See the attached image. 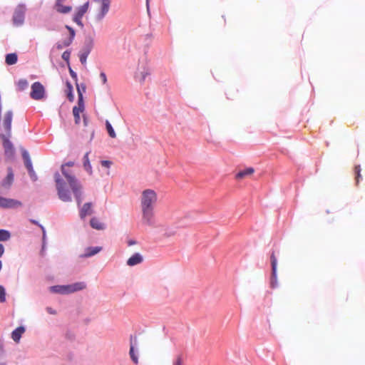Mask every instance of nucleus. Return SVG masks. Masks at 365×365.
I'll return each instance as SVG.
<instances>
[{
    "label": "nucleus",
    "instance_id": "nucleus-23",
    "mask_svg": "<svg viewBox=\"0 0 365 365\" xmlns=\"http://www.w3.org/2000/svg\"><path fill=\"white\" fill-rule=\"evenodd\" d=\"M18 57L16 53H9L6 56V63L8 65H14L17 62Z\"/></svg>",
    "mask_w": 365,
    "mask_h": 365
},
{
    "label": "nucleus",
    "instance_id": "nucleus-37",
    "mask_svg": "<svg viewBox=\"0 0 365 365\" xmlns=\"http://www.w3.org/2000/svg\"><path fill=\"white\" fill-rule=\"evenodd\" d=\"M111 165V162L109 160H102L101 165L105 168H109Z\"/></svg>",
    "mask_w": 365,
    "mask_h": 365
},
{
    "label": "nucleus",
    "instance_id": "nucleus-18",
    "mask_svg": "<svg viewBox=\"0 0 365 365\" xmlns=\"http://www.w3.org/2000/svg\"><path fill=\"white\" fill-rule=\"evenodd\" d=\"M255 173V169L253 168H247L243 170H240L238 172L236 175L235 178L237 180H242L247 176L252 175Z\"/></svg>",
    "mask_w": 365,
    "mask_h": 365
},
{
    "label": "nucleus",
    "instance_id": "nucleus-24",
    "mask_svg": "<svg viewBox=\"0 0 365 365\" xmlns=\"http://www.w3.org/2000/svg\"><path fill=\"white\" fill-rule=\"evenodd\" d=\"M83 167L88 173H92V168L88 159V153H86L83 157Z\"/></svg>",
    "mask_w": 365,
    "mask_h": 365
},
{
    "label": "nucleus",
    "instance_id": "nucleus-25",
    "mask_svg": "<svg viewBox=\"0 0 365 365\" xmlns=\"http://www.w3.org/2000/svg\"><path fill=\"white\" fill-rule=\"evenodd\" d=\"M23 158L24 159L25 166L27 168L28 171L30 170H31L33 169L32 163L30 157L26 152L24 153Z\"/></svg>",
    "mask_w": 365,
    "mask_h": 365
},
{
    "label": "nucleus",
    "instance_id": "nucleus-39",
    "mask_svg": "<svg viewBox=\"0 0 365 365\" xmlns=\"http://www.w3.org/2000/svg\"><path fill=\"white\" fill-rule=\"evenodd\" d=\"M100 77H101V80H102V81H103V84H106V82H107L106 75L103 72H102V73H101V74H100Z\"/></svg>",
    "mask_w": 365,
    "mask_h": 365
},
{
    "label": "nucleus",
    "instance_id": "nucleus-22",
    "mask_svg": "<svg viewBox=\"0 0 365 365\" xmlns=\"http://www.w3.org/2000/svg\"><path fill=\"white\" fill-rule=\"evenodd\" d=\"M83 109L81 107L74 106L73 108V114L75 118L76 124H79L81 118L80 113L83 112Z\"/></svg>",
    "mask_w": 365,
    "mask_h": 365
},
{
    "label": "nucleus",
    "instance_id": "nucleus-4",
    "mask_svg": "<svg viewBox=\"0 0 365 365\" xmlns=\"http://www.w3.org/2000/svg\"><path fill=\"white\" fill-rule=\"evenodd\" d=\"M96 6V19L98 21L102 20L106 14L108 12L110 8V0H93Z\"/></svg>",
    "mask_w": 365,
    "mask_h": 365
},
{
    "label": "nucleus",
    "instance_id": "nucleus-3",
    "mask_svg": "<svg viewBox=\"0 0 365 365\" xmlns=\"http://www.w3.org/2000/svg\"><path fill=\"white\" fill-rule=\"evenodd\" d=\"M54 179L59 199L63 202H71L72 198L70 191L66 188V184L58 173H55Z\"/></svg>",
    "mask_w": 365,
    "mask_h": 365
},
{
    "label": "nucleus",
    "instance_id": "nucleus-40",
    "mask_svg": "<svg viewBox=\"0 0 365 365\" xmlns=\"http://www.w3.org/2000/svg\"><path fill=\"white\" fill-rule=\"evenodd\" d=\"M4 252V247L2 244H0V257L3 255Z\"/></svg>",
    "mask_w": 365,
    "mask_h": 365
},
{
    "label": "nucleus",
    "instance_id": "nucleus-33",
    "mask_svg": "<svg viewBox=\"0 0 365 365\" xmlns=\"http://www.w3.org/2000/svg\"><path fill=\"white\" fill-rule=\"evenodd\" d=\"M88 54H89V51H86L80 55V61L81 62L82 64H86Z\"/></svg>",
    "mask_w": 365,
    "mask_h": 365
},
{
    "label": "nucleus",
    "instance_id": "nucleus-1",
    "mask_svg": "<svg viewBox=\"0 0 365 365\" xmlns=\"http://www.w3.org/2000/svg\"><path fill=\"white\" fill-rule=\"evenodd\" d=\"M158 195L155 190L146 189L142 192L140 196V208L142 212V222L143 224L153 226L155 224L154 208L157 203Z\"/></svg>",
    "mask_w": 365,
    "mask_h": 365
},
{
    "label": "nucleus",
    "instance_id": "nucleus-48",
    "mask_svg": "<svg viewBox=\"0 0 365 365\" xmlns=\"http://www.w3.org/2000/svg\"><path fill=\"white\" fill-rule=\"evenodd\" d=\"M0 365H6L5 364H0Z\"/></svg>",
    "mask_w": 365,
    "mask_h": 365
},
{
    "label": "nucleus",
    "instance_id": "nucleus-19",
    "mask_svg": "<svg viewBox=\"0 0 365 365\" xmlns=\"http://www.w3.org/2000/svg\"><path fill=\"white\" fill-rule=\"evenodd\" d=\"M90 225L92 228L97 230H103L105 229V225L98 217H93L90 220Z\"/></svg>",
    "mask_w": 365,
    "mask_h": 365
},
{
    "label": "nucleus",
    "instance_id": "nucleus-29",
    "mask_svg": "<svg viewBox=\"0 0 365 365\" xmlns=\"http://www.w3.org/2000/svg\"><path fill=\"white\" fill-rule=\"evenodd\" d=\"M106 129H107V131H108L110 137L115 138L116 137V134H115L111 124L109 123V121L106 120Z\"/></svg>",
    "mask_w": 365,
    "mask_h": 365
},
{
    "label": "nucleus",
    "instance_id": "nucleus-47",
    "mask_svg": "<svg viewBox=\"0 0 365 365\" xmlns=\"http://www.w3.org/2000/svg\"><path fill=\"white\" fill-rule=\"evenodd\" d=\"M38 225L41 227V230H43V232H44L45 231H44V228H43V226H41V225Z\"/></svg>",
    "mask_w": 365,
    "mask_h": 365
},
{
    "label": "nucleus",
    "instance_id": "nucleus-11",
    "mask_svg": "<svg viewBox=\"0 0 365 365\" xmlns=\"http://www.w3.org/2000/svg\"><path fill=\"white\" fill-rule=\"evenodd\" d=\"M11 135L1 134L0 135L1 138L3 141V147L6 155H11L14 153V146L11 142L9 140V138Z\"/></svg>",
    "mask_w": 365,
    "mask_h": 365
},
{
    "label": "nucleus",
    "instance_id": "nucleus-31",
    "mask_svg": "<svg viewBox=\"0 0 365 365\" xmlns=\"http://www.w3.org/2000/svg\"><path fill=\"white\" fill-rule=\"evenodd\" d=\"M354 173L356 174V184L358 185L360 179L361 178V167L360 165H356L354 168Z\"/></svg>",
    "mask_w": 365,
    "mask_h": 365
},
{
    "label": "nucleus",
    "instance_id": "nucleus-26",
    "mask_svg": "<svg viewBox=\"0 0 365 365\" xmlns=\"http://www.w3.org/2000/svg\"><path fill=\"white\" fill-rule=\"evenodd\" d=\"M66 87H67V90H66L67 97H68V100L72 102L74 100V96L73 94V86L71 84V83L67 82Z\"/></svg>",
    "mask_w": 365,
    "mask_h": 365
},
{
    "label": "nucleus",
    "instance_id": "nucleus-38",
    "mask_svg": "<svg viewBox=\"0 0 365 365\" xmlns=\"http://www.w3.org/2000/svg\"><path fill=\"white\" fill-rule=\"evenodd\" d=\"M69 73L71 76L76 81H77V74L71 68H69Z\"/></svg>",
    "mask_w": 365,
    "mask_h": 365
},
{
    "label": "nucleus",
    "instance_id": "nucleus-45",
    "mask_svg": "<svg viewBox=\"0 0 365 365\" xmlns=\"http://www.w3.org/2000/svg\"><path fill=\"white\" fill-rule=\"evenodd\" d=\"M65 0H56V3H63Z\"/></svg>",
    "mask_w": 365,
    "mask_h": 365
},
{
    "label": "nucleus",
    "instance_id": "nucleus-36",
    "mask_svg": "<svg viewBox=\"0 0 365 365\" xmlns=\"http://www.w3.org/2000/svg\"><path fill=\"white\" fill-rule=\"evenodd\" d=\"M173 365H182V361L180 356H178L175 361L173 362Z\"/></svg>",
    "mask_w": 365,
    "mask_h": 365
},
{
    "label": "nucleus",
    "instance_id": "nucleus-10",
    "mask_svg": "<svg viewBox=\"0 0 365 365\" xmlns=\"http://www.w3.org/2000/svg\"><path fill=\"white\" fill-rule=\"evenodd\" d=\"M66 28L69 31V36L61 40V41L57 44V48L58 49H62L64 47H67V46H70L71 44V43L73 42V38L75 37L76 33H75L74 29L69 26H66Z\"/></svg>",
    "mask_w": 365,
    "mask_h": 365
},
{
    "label": "nucleus",
    "instance_id": "nucleus-7",
    "mask_svg": "<svg viewBox=\"0 0 365 365\" xmlns=\"http://www.w3.org/2000/svg\"><path fill=\"white\" fill-rule=\"evenodd\" d=\"M271 265H272V274L270 279V287L272 288H276L278 285L277 275V260L275 256L274 252H272L270 256Z\"/></svg>",
    "mask_w": 365,
    "mask_h": 365
},
{
    "label": "nucleus",
    "instance_id": "nucleus-44",
    "mask_svg": "<svg viewBox=\"0 0 365 365\" xmlns=\"http://www.w3.org/2000/svg\"><path fill=\"white\" fill-rule=\"evenodd\" d=\"M31 222H32L33 224H35V225H38V222L34 220H31Z\"/></svg>",
    "mask_w": 365,
    "mask_h": 365
},
{
    "label": "nucleus",
    "instance_id": "nucleus-2",
    "mask_svg": "<svg viewBox=\"0 0 365 365\" xmlns=\"http://www.w3.org/2000/svg\"><path fill=\"white\" fill-rule=\"evenodd\" d=\"M73 165L74 163L69 161L61 165V170L63 175L66 178L70 188L71 189L72 192L76 197L78 206H80L82 202L81 195L83 186L79 180L76 178L74 173L71 170L67 169V168L73 167Z\"/></svg>",
    "mask_w": 365,
    "mask_h": 365
},
{
    "label": "nucleus",
    "instance_id": "nucleus-32",
    "mask_svg": "<svg viewBox=\"0 0 365 365\" xmlns=\"http://www.w3.org/2000/svg\"><path fill=\"white\" fill-rule=\"evenodd\" d=\"M6 302V292L3 286L0 285V302Z\"/></svg>",
    "mask_w": 365,
    "mask_h": 365
},
{
    "label": "nucleus",
    "instance_id": "nucleus-14",
    "mask_svg": "<svg viewBox=\"0 0 365 365\" xmlns=\"http://www.w3.org/2000/svg\"><path fill=\"white\" fill-rule=\"evenodd\" d=\"M136 341H137L136 337H134V338H133V336L130 337L129 354L131 358V360L133 361V363L135 364H138V358L135 353V344H136Z\"/></svg>",
    "mask_w": 365,
    "mask_h": 365
},
{
    "label": "nucleus",
    "instance_id": "nucleus-46",
    "mask_svg": "<svg viewBox=\"0 0 365 365\" xmlns=\"http://www.w3.org/2000/svg\"><path fill=\"white\" fill-rule=\"evenodd\" d=\"M146 2H147V8L148 9H149V5H148L149 0H146Z\"/></svg>",
    "mask_w": 365,
    "mask_h": 365
},
{
    "label": "nucleus",
    "instance_id": "nucleus-5",
    "mask_svg": "<svg viewBox=\"0 0 365 365\" xmlns=\"http://www.w3.org/2000/svg\"><path fill=\"white\" fill-rule=\"evenodd\" d=\"M85 287H86V285L83 283L79 282V283H76L74 284L68 285V286L52 287L51 289L53 292H58V293L68 294V293L74 292H76L78 290H81V289H84Z\"/></svg>",
    "mask_w": 365,
    "mask_h": 365
},
{
    "label": "nucleus",
    "instance_id": "nucleus-34",
    "mask_svg": "<svg viewBox=\"0 0 365 365\" xmlns=\"http://www.w3.org/2000/svg\"><path fill=\"white\" fill-rule=\"evenodd\" d=\"M70 52L68 51H66L63 53L62 54V58L66 61H68L69 58H70Z\"/></svg>",
    "mask_w": 365,
    "mask_h": 365
},
{
    "label": "nucleus",
    "instance_id": "nucleus-20",
    "mask_svg": "<svg viewBox=\"0 0 365 365\" xmlns=\"http://www.w3.org/2000/svg\"><path fill=\"white\" fill-rule=\"evenodd\" d=\"M101 247H90L86 249L85 253L81 255V257H90L101 251Z\"/></svg>",
    "mask_w": 365,
    "mask_h": 365
},
{
    "label": "nucleus",
    "instance_id": "nucleus-21",
    "mask_svg": "<svg viewBox=\"0 0 365 365\" xmlns=\"http://www.w3.org/2000/svg\"><path fill=\"white\" fill-rule=\"evenodd\" d=\"M54 7H55V9L56 10V11H58V13H61V14H68L72 9L71 6H63V3H55Z\"/></svg>",
    "mask_w": 365,
    "mask_h": 365
},
{
    "label": "nucleus",
    "instance_id": "nucleus-41",
    "mask_svg": "<svg viewBox=\"0 0 365 365\" xmlns=\"http://www.w3.org/2000/svg\"><path fill=\"white\" fill-rule=\"evenodd\" d=\"M47 311H48V313H50V314H56V312H55V311H53L51 308L48 307V308H47Z\"/></svg>",
    "mask_w": 365,
    "mask_h": 365
},
{
    "label": "nucleus",
    "instance_id": "nucleus-30",
    "mask_svg": "<svg viewBox=\"0 0 365 365\" xmlns=\"http://www.w3.org/2000/svg\"><path fill=\"white\" fill-rule=\"evenodd\" d=\"M77 90H78V106L81 107L82 109H84V104H83V93L81 92L80 87L77 84Z\"/></svg>",
    "mask_w": 365,
    "mask_h": 365
},
{
    "label": "nucleus",
    "instance_id": "nucleus-13",
    "mask_svg": "<svg viewBox=\"0 0 365 365\" xmlns=\"http://www.w3.org/2000/svg\"><path fill=\"white\" fill-rule=\"evenodd\" d=\"M93 205L91 202H86L81 207L79 215L81 219H84L87 215H91L93 213Z\"/></svg>",
    "mask_w": 365,
    "mask_h": 365
},
{
    "label": "nucleus",
    "instance_id": "nucleus-16",
    "mask_svg": "<svg viewBox=\"0 0 365 365\" xmlns=\"http://www.w3.org/2000/svg\"><path fill=\"white\" fill-rule=\"evenodd\" d=\"M14 181V173L11 168H8V174L6 178L2 181L1 186L9 188L12 185Z\"/></svg>",
    "mask_w": 365,
    "mask_h": 365
},
{
    "label": "nucleus",
    "instance_id": "nucleus-43",
    "mask_svg": "<svg viewBox=\"0 0 365 365\" xmlns=\"http://www.w3.org/2000/svg\"><path fill=\"white\" fill-rule=\"evenodd\" d=\"M80 89H81V93H82V92H85V91H86V86H85L84 85H82L81 88H80Z\"/></svg>",
    "mask_w": 365,
    "mask_h": 365
},
{
    "label": "nucleus",
    "instance_id": "nucleus-17",
    "mask_svg": "<svg viewBox=\"0 0 365 365\" xmlns=\"http://www.w3.org/2000/svg\"><path fill=\"white\" fill-rule=\"evenodd\" d=\"M25 332V328L24 327H19L14 329L11 333V338L16 342L19 343L22 334Z\"/></svg>",
    "mask_w": 365,
    "mask_h": 365
},
{
    "label": "nucleus",
    "instance_id": "nucleus-6",
    "mask_svg": "<svg viewBox=\"0 0 365 365\" xmlns=\"http://www.w3.org/2000/svg\"><path fill=\"white\" fill-rule=\"evenodd\" d=\"M31 98L36 101L42 100L45 97V88L40 82H34L31 86Z\"/></svg>",
    "mask_w": 365,
    "mask_h": 365
},
{
    "label": "nucleus",
    "instance_id": "nucleus-12",
    "mask_svg": "<svg viewBox=\"0 0 365 365\" xmlns=\"http://www.w3.org/2000/svg\"><path fill=\"white\" fill-rule=\"evenodd\" d=\"M25 11L23 8L17 9L13 16L14 24L16 26H21L24 22Z\"/></svg>",
    "mask_w": 365,
    "mask_h": 365
},
{
    "label": "nucleus",
    "instance_id": "nucleus-8",
    "mask_svg": "<svg viewBox=\"0 0 365 365\" xmlns=\"http://www.w3.org/2000/svg\"><path fill=\"white\" fill-rule=\"evenodd\" d=\"M89 3L86 2L83 5L79 6L73 18V20L75 23H76L78 26L83 27V24L82 23V17L87 12L88 9Z\"/></svg>",
    "mask_w": 365,
    "mask_h": 365
},
{
    "label": "nucleus",
    "instance_id": "nucleus-42",
    "mask_svg": "<svg viewBox=\"0 0 365 365\" xmlns=\"http://www.w3.org/2000/svg\"><path fill=\"white\" fill-rule=\"evenodd\" d=\"M135 241H133V240H130V241H128V245H129V246L133 245H135Z\"/></svg>",
    "mask_w": 365,
    "mask_h": 365
},
{
    "label": "nucleus",
    "instance_id": "nucleus-15",
    "mask_svg": "<svg viewBox=\"0 0 365 365\" xmlns=\"http://www.w3.org/2000/svg\"><path fill=\"white\" fill-rule=\"evenodd\" d=\"M143 260V258L140 254L135 253L127 260V264L130 267H133L140 264Z\"/></svg>",
    "mask_w": 365,
    "mask_h": 365
},
{
    "label": "nucleus",
    "instance_id": "nucleus-9",
    "mask_svg": "<svg viewBox=\"0 0 365 365\" xmlns=\"http://www.w3.org/2000/svg\"><path fill=\"white\" fill-rule=\"evenodd\" d=\"M21 202L17 200L6 198L0 196V207L1 208H16L21 207Z\"/></svg>",
    "mask_w": 365,
    "mask_h": 365
},
{
    "label": "nucleus",
    "instance_id": "nucleus-35",
    "mask_svg": "<svg viewBox=\"0 0 365 365\" xmlns=\"http://www.w3.org/2000/svg\"><path fill=\"white\" fill-rule=\"evenodd\" d=\"M29 175L31 177V178L33 180H36L37 179V177H36V175L34 170V169H32L31 170H29Z\"/></svg>",
    "mask_w": 365,
    "mask_h": 365
},
{
    "label": "nucleus",
    "instance_id": "nucleus-27",
    "mask_svg": "<svg viewBox=\"0 0 365 365\" xmlns=\"http://www.w3.org/2000/svg\"><path fill=\"white\" fill-rule=\"evenodd\" d=\"M10 232L5 230H0V241H6L10 239Z\"/></svg>",
    "mask_w": 365,
    "mask_h": 365
},
{
    "label": "nucleus",
    "instance_id": "nucleus-28",
    "mask_svg": "<svg viewBox=\"0 0 365 365\" xmlns=\"http://www.w3.org/2000/svg\"><path fill=\"white\" fill-rule=\"evenodd\" d=\"M29 83L26 79H21L17 83L18 89L21 91L27 88Z\"/></svg>",
    "mask_w": 365,
    "mask_h": 365
}]
</instances>
